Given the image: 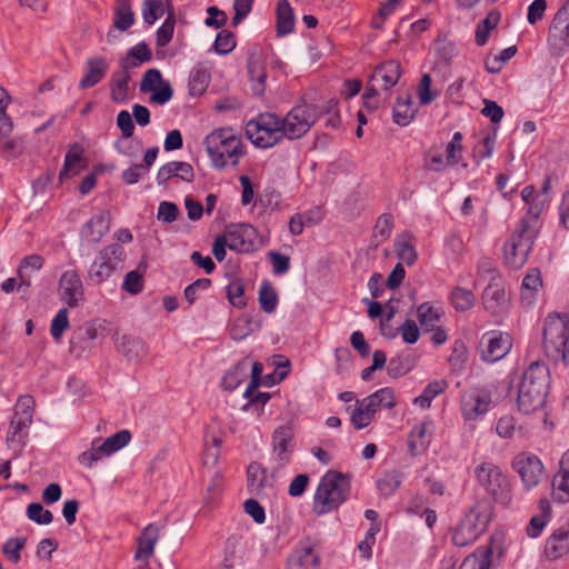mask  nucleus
<instances>
[{
	"label": "nucleus",
	"instance_id": "nucleus-53",
	"mask_svg": "<svg viewBox=\"0 0 569 569\" xmlns=\"http://www.w3.org/2000/svg\"><path fill=\"white\" fill-rule=\"evenodd\" d=\"M462 154V133L455 132L446 148L448 166H456L460 162Z\"/></svg>",
	"mask_w": 569,
	"mask_h": 569
},
{
	"label": "nucleus",
	"instance_id": "nucleus-37",
	"mask_svg": "<svg viewBox=\"0 0 569 569\" xmlns=\"http://www.w3.org/2000/svg\"><path fill=\"white\" fill-rule=\"evenodd\" d=\"M44 263V259L39 254L24 257L18 267L19 288L31 286V272L39 271Z\"/></svg>",
	"mask_w": 569,
	"mask_h": 569
},
{
	"label": "nucleus",
	"instance_id": "nucleus-21",
	"mask_svg": "<svg viewBox=\"0 0 569 569\" xmlns=\"http://www.w3.org/2000/svg\"><path fill=\"white\" fill-rule=\"evenodd\" d=\"M548 46L556 56H562L569 50V18L562 16L558 21V12L555 14L548 33Z\"/></svg>",
	"mask_w": 569,
	"mask_h": 569
},
{
	"label": "nucleus",
	"instance_id": "nucleus-16",
	"mask_svg": "<svg viewBox=\"0 0 569 569\" xmlns=\"http://www.w3.org/2000/svg\"><path fill=\"white\" fill-rule=\"evenodd\" d=\"M229 249L240 253L253 252L257 248V230L249 223L230 224L223 232Z\"/></svg>",
	"mask_w": 569,
	"mask_h": 569
},
{
	"label": "nucleus",
	"instance_id": "nucleus-55",
	"mask_svg": "<svg viewBox=\"0 0 569 569\" xmlns=\"http://www.w3.org/2000/svg\"><path fill=\"white\" fill-rule=\"evenodd\" d=\"M380 529V525H370L365 538L358 543L357 548L365 560L371 559L372 547L376 543V536Z\"/></svg>",
	"mask_w": 569,
	"mask_h": 569
},
{
	"label": "nucleus",
	"instance_id": "nucleus-44",
	"mask_svg": "<svg viewBox=\"0 0 569 569\" xmlns=\"http://www.w3.org/2000/svg\"><path fill=\"white\" fill-rule=\"evenodd\" d=\"M82 161V151L74 144L66 154L63 168L60 172V180L63 178L74 176L79 172Z\"/></svg>",
	"mask_w": 569,
	"mask_h": 569
},
{
	"label": "nucleus",
	"instance_id": "nucleus-12",
	"mask_svg": "<svg viewBox=\"0 0 569 569\" xmlns=\"http://www.w3.org/2000/svg\"><path fill=\"white\" fill-rule=\"evenodd\" d=\"M401 77V66L396 60H388L377 66L369 77L362 99L368 103L379 91H389Z\"/></svg>",
	"mask_w": 569,
	"mask_h": 569
},
{
	"label": "nucleus",
	"instance_id": "nucleus-58",
	"mask_svg": "<svg viewBox=\"0 0 569 569\" xmlns=\"http://www.w3.org/2000/svg\"><path fill=\"white\" fill-rule=\"evenodd\" d=\"M213 47L218 54L230 53L236 47L234 34L229 30H221L216 37Z\"/></svg>",
	"mask_w": 569,
	"mask_h": 569
},
{
	"label": "nucleus",
	"instance_id": "nucleus-42",
	"mask_svg": "<svg viewBox=\"0 0 569 569\" xmlns=\"http://www.w3.org/2000/svg\"><path fill=\"white\" fill-rule=\"evenodd\" d=\"M134 22V14L131 10L129 0H117V9L113 19V26L120 30H128Z\"/></svg>",
	"mask_w": 569,
	"mask_h": 569
},
{
	"label": "nucleus",
	"instance_id": "nucleus-8",
	"mask_svg": "<svg viewBox=\"0 0 569 569\" xmlns=\"http://www.w3.org/2000/svg\"><path fill=\"white\" fill-rule=\"evenodd\" d=\"M124 259L126 250L120 243L103 247L88 270V280L97 286L108 281L117 270L121 269Z\"/></svg>",
	"mask_w": 569,
	"mask_h": 569
},
{
	"label": "nucleus",
	"instance_id": "nucleus-32",
	"mask_svg": "<svg viewBox=\"0 0 569 569\" xmlns=\"http://www.w3.org/2000/svg\"><path fill=\"white\" fill-rule=\"evenodd\" d=\"M129 69L120 67V70L112 73L110 79V97L117 103L124 102L129 97Z\"/></svg>",
	"mask_w": 569,
	"mask_h": 569
},
{
	"label": "nucleus",
	"instance_id": "nucleus-1",
	"mask_svg": "<svg viewBox=\"0 0 569 569\" xmlns=\"http://www.w3.org/2000/svg\"><path fill=\"white\" fill-rule=\"evenodd\" d=\"M538 194L528 204L527 213L521 218L515 231L503 246L506 262L512 269H519L527 262L538 234V219L547 199Z\"/></svg>",
	"mask_w": 569,
	"mask_h": 569
},
{
	"label": "nucleus",
	"instance_id": "nucleus-49",
	"mask_svg": "<svg viewBox=\"0 0 569 569\" xmlns=\"http://www.w3.org/2000/svg\"><path fill=\"white\" fill-rule=\"evenodd\" d=\"M393 229V217L390 213H382L378 217L373 227L372 237L377 243H382L391 236Z\"/></svg>",
	"mask_w": 569,
	"mask_h": 569
},
{
	"label": "nucleus",
	"instance_id": "nucleus-54",
	"mask_svg": "<svg viewBox=\"0 0 569 569\" xmlns=\"http://www.w3.org/2000/svg\"><path fill=\"white\" fill-rule=\"evenodd\" d=\"M176 19L173 12H170L156 32V43L158 47H166L172 39Z\"/></svg>",
	"mask_w": 569,
	"mask_h": 569
},
{
	"label": "nucleus",
	"instance_id": "nucleus-2",
	"mask_svg": "<svg viewBox=\"0 0 569 569\" xmlns=\"http://www.w3.org/2000/svg\"><path fill=\"white\" fill-rule=\"evenodd\" d=\"M551 385L549 367L542 361H533L523 371L518 385L517 406L523 413L541 409Z\"/></svg>",
	"mask_w": 569,
	"mask_h": 569
},
{
	"label": "nucleus",
	"instance_id": "nucleus-17",
	"mask_svg": "<svg viewBox=\"0 0 569 569\" xmlns=\"http://www.w3.org/2000/svg\"><path fill=\"white\" fill-rule=\"evenodd\" d=\"M511 338L508 333L491 330L482 335L480 340L481 359L496 362L502 359L511 349Z\"/></svg>",
	"mask_w": 569,
	"mask_h": 569
},
{
	"label": "nucleus",
	"instance_id": "nucleus-6",
	"mask_svg": "<svg viewBox=\"0 0 569 569\" xmlns=\"http://www.w3.org/2000/svg\"><path fill=\"white\" fill-rule=\"evenodd\" d=\"M248 139L258 148H271L284 139L280 117L266 112L258 114L246 124Z\"/></svg>",
	"mask_w": 569,
	"mask_h": 569
},
{
	"label": "nucleus",
	"instance_id": "nucleus-43",
	"mask_svg": "<svg viewBox=\"0 0 569 569\" xmlns=\"http://www.w3.org/2000/svg\"><path fill=\"white\" fill-rule=\"evenodd\" d=\"M110 455L112 453L109 452L108 447L104 446V440L96 438L91 442V448L80 455L79 461L84 466L92 467L94 462Z\"/></svg>",
	"mask_w": 569,
	"mask_h": 569
},
{
	"label": "nucleus",
	"instance_id": "nucleus-38",
	"mask_svg": "<svg viewBox=\"0 0 569 569\" xmlns=\"http://www.w3.org/2000/svg\"><path fill=\"white\" fill-rule=\"evenodd\" d=\"M292 437V429L289 426H281L274 430L272 443L279 460H287V455L291 452Z\"/></svg>",
	"mask_w": 569,
	"mask_h": 569
},
{
	"label": "nucleus",
	"instance_id": "nucleus-22",
	"mask_svg": "<svg viewBox=\"0 0 569 569\" xmlns=\"http://www.w3.org/2000/svg\"><path fill=\"white\" fill-rule=\"evenodd\" d=\"M569 553V519L565 520L545 541V556L558 560Z\"/></svg>",
	"mask_w": 569,
	"mask_h": 569
},
{
	"label": "nucleus",
	"instance_id": "nucleus-9",
	"mask_svg": "<svg viewBox=\"0 0 569 569\" xmlns=\"http://www.w3.org/2000/svg\"><path fill=\"white\" fill-rule=\"evenodd\" d=\"M34 407L36 401L31 395L18 397L7 432L8 443L24 445L33 421Z\"/></svg>",
	"mask_w": 569,
	"mask_h": 569
},
{
	"label": "nucleus",
	"instance_id": "nucleus-36",
	"mask_svg": "<svg viewBox=\"0 0 569 569\" xmlns=\"http://www.w3.org/2000/svg\"><path fill=\"white\" fill-rule=\"evenodd\" d=\"M151 50L149 49L146 42H140L128 50L126 57L120 61V67L130 70L138 68L146 62L151 61Z\"/></svg>",
	"mask_w": 569,
	"mask_h": 569
},
{
	"label": "nucleus",
	"instance_id": "nucleus-23",
	"mask_svg": "<svg viewBox=\"0 0 569 569\" xmlns=\"http://www.w3.org/2000/svg\"><path fill=\"white\" fill-rule=\"evenodd\" d=\"M247 68L252 91L257 96H261L266 89L267 71L264 66V58L260 49L254 48L250 50Z\"/></svg>",
	"mask_w": 569,
	"mask_h": 569
},
{
	"label": "nucleus",
	"instance_id": "nucleus-52",
	"mask_svg": "<svg viewBox=\"0 0 569 569\" xmlns=\"http://www.w3.org/2000/svg\"><path fill=\"white\" fill-rule=\"evenodd\" d=\"M432 79L429 73L422 74L420 82L417 88L418 98L422 106L430 104L432 101H435L438 96L439 91L431 89Z\"/></svg>",
	"mask_w": 569,
	"mask_h": 569
},
{
	"label": "nucleus",
	"instance_id": "nucleus-5",
	"mask_svg": "<svg viewBox=\"0 0 569 569\" xmlns=\"http://www.w3.org/2000/svg\"><path fill=\"white\" fill-rule=\"evenodd\" d=\"M542 345L550 359L569 366V318L566 313L552 312L546 317Z\"/></svg>",
	"mask_w": 569,
	"mask_h": 569
},
{
	"label": "nucleus",
	"instance_id": "nucleus-18",
	"mask_svg": "<svg viewBox=\"0 0 569 569\" xmlns=\"http://www.w3.org/2000/svg\"><path fill=\"white\" fill-rule=\"evenodd\" d=\"M481 303L493 317L503 318L508 313L510 300L497 277H491L490 283L483 289Z\"/></svg>",
	"mask_w": 569,
	"mask_h": 569
},
{
	"label": "nucleus",
	"instance_id": "nucleus-14",
	"mask_svg": "<svg viewBox=\"0 0 569 569\" xmlns=\"http://www.w3.org/2000/svg\"><path fill=\"white\" fill-rule=\"evenodd\" d=\"M512 469L519 475L527 489L537 487L545 477V466L533 453L520 452L511 463Z\"/></svg>",
	"mask_w": 569,
	"mask_h": 569
},
{
	"label": "nucleus",
	"instance_id": "nucleus-45",
	"mask_svg": "<svg viewBox=\"0 0 569 569\" xmlns=\"http://www.w3.org/2000/svg\"><path fill=\"white\" fill-rule=\"evenodd\" d=\"M401 475L396 471H387L377 480V488L381 496H392L401 485Z\"/></svg>",
	"mask_w": 569,
	"mask_h": 569
},
{
	"label": "nucleus",
	"instance_id": "nucleus-25",
	"mask_svg": "<svg viewBox=\"0 0 569 569\" xmlns=\"http://www.w3.org/2000/svg\"><path fill=\"white\" fill-rule=\"evenodd\" d=\"M433 425L431 420L416 423L408 435V450L410 455L422 453L429 447L432 439Z\"/></svg>",
	"mask_w": 569,
	"mask_h": 569
},
{
	"label": "nucleus",
	"instance_id": "nucleus-41",
	"mask_svg": "<svg viewBox=\"0 0 569 569\" xmlns=\"http://www.w3.org/2000/svg\"><path fill=\"white\" fill-rule=\"evenodd\" d=\"M443 310L430 302H423L417 308V318L426 330H431L441 320Z\"/></svg>",
	"mask_w": 569,
	"mask_h": 569
},
{
	"label": "nucleus",
	"instance_id": "nucleus-48",
	"mask_svg": "<svg viewBox=\"0 0 569 569\" xmlns=\"http://www.w3.org/2000/svg\"><path fill=\"white\" fill-rule=\"evenodd\" d=\"M258 300L260 308L267 313H272L277 309L278 295L268 281L261 283Z\"/></svg>",
	"mask_w": 569,
	"mask_h": 569
},
{
	"label": "nucleus",
	"instance_id": "nucleus-30",
	"mask_svg": "<svg viewBox=\"0 0 569 569\" xmlns=\"http://www.w3.org/2000/svg\"><path fill=\"white\" fill-rule=\"evenodd\" d=\"M542 289L541 272L537 268L529 269L520 287V300L522 305L531 306L539 291Z\"/></svg>",
	"mask_w": 569,
	"mask_h": 569
},
{
	"label": "nucleus",
	"instance_id": "nucleus-50",
	"mask_svg": "<svg viewBox=\"0 0 569 569\" xmlns=\"http://www.w3.org/2000/svg\"><path fill=\"white\" fill-rule=\"evenodd\" d=\"M491 555L490 549L476 551L463 559L459 569H489Z\"/></svg>",
	"mask_w": 569,
	"mask_h": 569
},
{
	"label": "nucleus",
	"instance_id": "nucleus-20",
	"mask_svg": "<svg viewBox=\"0 0 569 569\" xmlns=\"http://www.w3.org/2000/svg\"><path fill=\"white\" fill-rule=\"evenodd\" d=\"M60 298L70 308H74L83 299V286L76 270H66L59 280Z\"/></svg>",
	"mask_w": 569,
	"mask_h": 569
},
{
	"label": "nucleus",
	"instance_id": "nucleus-64",
	"mask_svg": "<svg viewBox=\"0 0 569 569\" xmlns=\"http://www.w3.org/2000/svg\"><path fill=\"white\" fill-rule=\"evenodd\" d=\"M162 74L160 70L152 68L144 72L142 80L140 82V91L141 92H149L151 90H154L156 87L161 84L163 82Z\"/></svg>",
	"mask_w": 569,
	"mask_h": 569
},
{
	"label": "nucleus",
	"instance_id": "nucleus-51",
	"mask_svg": "<svg viewBox=\"0 0 569 569\" xmlns=\"http://www.w3.org/2000/svg\"><path fill=\"white\" fill-rule=\"evenodd\" d=\"M164 11L166 9L162 0H146L142 3V18L149 26L153 24L159 18H161L164 14Z\"/></svg>",
	"mask_w": 569,
	"mask_h": 569
},
{
	"label": "nucleus",
	"instance_id": "nucleus-61",
	"mask_svg": "<svg viewBox=\"0 0 569 569\" xmlns=\"http://www.w3.org/2000/svg\"><path fill=\"white\" fill-rule=\"evenodd\" d=\"M252 331V321L247 317H241L234 320L230 329V336L233 340L240 341L248 337Z\"/></svg>",
	"mask_w": 569,
	"mask_h": 569
},
{
	"label": "nucleus",
	"instance_id": "nucleus-35",
	"mask_svg": "<svg viewBox=\"0 0 569 569\" xmlns=\"http://www.w3.org/2000/svg\"><path fill=\"white\" fill-rule=\"evenodd\" d=\"M277 36L284 37L293 31L295 14L288 0H280L277 4Z\"/></svg>",
	"mask_w": 569,
	"mask_h": 569
},
{
	"label": "nucleus",
	"instance_id": "nucleus-24",
	"mask_svg": "<svg viewBox=\"0 0 569 569\" xmlns=\"http://www.w3.org/2000/svg\"><path fill=\"white\" fill-rule=\"evenodd\" d=\"M160 538V527L152 522L149 523L137 539V550L134 559L142 561L147 567L150 558L154 553V547Z\"/></svg>",
	"mask_w": 569,
	"mask_h": 569
},
{
	"label": "nucleus",
	"instance_id": "nucleus-46",
	"mask_svg": "<svg viewBox=\"0 0 569 569\" xmlns=\"http://www.w3.org/2000/svg\"><path fill=\"white\" fill-rule=\"evenodd\" d=\"M248 367L249 361L243 359L230 369L222 379L224 389L234 390L243 381Z\"/></svg>",
	"mask_w": 569,
	"mask_h": 569
},
{
	"label": "nucleus",
	"instance_id": "nucleus-28",
	"mask_svg": "<svg viewBox=\"0 0 569 569\" xmlns=\"http://www.w3.org/2000/svg\"><path fill=\"white\" fill-rule=\"evenodd\" d=\"M172 177H178L183 181L190 182L194 177L193 168L190 163L184 161L168 162L158 170L157 182L158 184H166Z\"/></svg>",
	"mask_w": 569,
	"mask_h": 569
},
{
	"label": "nucleus",
	"instance_id": "nucleus-33",
	"mask_svg": "<svg viewBox=\"0 0 569 569\" xmlns=\"http://www.w3.org/2000/svg\"><path fill=\"white\" fill-rule=\"evenodd\" d=\"M417 113V107L410 94L399 96L393 109L392 118L395 123L405 127L408 126Z\"/></svg>",
	"mask_w": 569,
	"mask_h": 569
},
{
	"label": "nucleus",
	"instance_id": "nucleus-4",
	"mask_svg": "<svg viewBox=\"0 0 569 569\" xmlns=\"http://www.w3.org/2000/svg\"><path fill=\"white\" fill-rule=\"evenodd\" d=\"M493 515V500H476L452 529L451 542L457 547L473 543L487 530Z\"/></svg>",
	"mask_w": 569,
	"mask_h": 569
},
{
	"label": "nucleus",
	"instance_id": "nucleus-10",
	"mask_svg": "<svg viewBox=\"0 0 569 569\" xmlns=\"http://www.w3.org/2000/svg\"><path fill=\"white\" fill-rule=\"evenodd\" d=\"M247 487L251 495L260 498H273L282 492V483L276 473L269 472L258 462L248 466Z\"/></svg>",
	"mask_w": 569,
	"mask_h": 569
},
{
	"label": "nucleus",
	"instance_id": "nucleus-15",
	"mask_svg": "<svg viewBox=\"0 0 569 569\" xmlns=\"http://www.w3.org/2000/svg\"><path fill=\"white\" fill-rule=\"evenodd\" d=\"M491 392L483 388H470L460 398V411L465 420H476L488 412Z\"/></svg>",
	"mask_w": 569,
	"mask_h": 569
},
{
	"label": "nucleus",
	"instance_id": "nucleus-3",
	"mask_svg": "<svg viewBox=\"0 0 569 569\" xmlns=\"http://www.w3.org/2000/svg\"><path fill=\"white\" fill-rule=\"evenodd\" d=\"M203 144L211 166L217 170L237 167L244 156L241 137L230 128H220L206 136Z\"/></svg>",
	"mask_w": 569,
	"mask_h": 569
},
{
	"label": "nucleus",
	"instance_id": "nucleus-31",
	"mask_svg": "<svg viewBox=\"0 0 569 569\" xmlns=\"http://www.w3.org/2000/svg\"><path fill=\"white\" fill-rule=\"evenodd\" d=\"M552 518L550 500H539L538 513L533 515L526 528L527 536L538 538Z\"/></svg>",
	"mask_w": 569,
	"mask_h": 569
},
{
	"label": "nucleus",
	"instance_id": "nucleus-39",
	"mask_svg": "<svg viewBox=\"0 0 569 569\" xmlns=\"http://www.w3.org/2000/svg\"><path fill=\"white\" fill-rule=\"evenodd\" d=\"M210 82L209 70L201 63L193 67L189 74V91L192 96H201Z\"/></svg>",
	"mask_w": 569,
	"mask_h": 569
},
{
	"label": "nucleus",
	"instance_id": "nucleus-34",
	"mask_svg": "<svg viewBox=\"0 0 569 569\" xmlns=\"http://www.w3.org/2000/svg\"><path fill=\"white\" fill-rule=\"evenodd\" d=\"M117 348L129 361H139L147 353L146 345L140 338L127 335L120 338Z\"/></svg>",
	"mask_w": 569,
	"mask_h": 569
},
{
	"label": "nucleus",
	"instance_id": "nucleus-13",
	"mask_svg": "<svg viewBox=\"0 0 569 569\" xmlns=\"http://www.w3.org/2000/svg\"><path fill=\"white\" fill-rule=\"evenodd\" d=\"M478 485L493 498H503L510 493V481L501 469L492 462H481L475 469Z\"/></svg>",
	"mask_w": 569,
	"mask_h": 569
},
{
	"label": "nucleus",
	"instance_id": "nucleus-63",
	"mask_svg": "<svg viewBox=\"0 0 569 569\" xmlns=\"http://www.w3.org/2000/svg\"><path fill=\"white\" fill-rule=\"evenodd\" d=\"M122 289L131 295L140 293L143 289V277L138 270L128 272L124 277Z\"/></svg>",
	"mask_w": 569,
	"mask_h": 569
},
{
	"label": "nucleus",
	"instance_id": "nucleus-40",
	"mask_svg": "<svg viewBox=\"0 0 569 569\" xmlns=\"http://www.w3.org/2000/svg\"><path fill=\"white\" fill-rule=\"evenodd\" d=\"M450 302L456 311L466 312L476 305V296L472 290L456 286L450 292Z\"/></svg>",
	"mask_w": 569,
	"mask_h": 569
},
{
	"label": "nucleus",
	"instance_id": "nucleus-29",
	"mask_svg": "<svg viewBox=\"0 0 569 569\" xmlns=\"http://www.w3.org/2000/svg\"><path fill=\"white\" fill-rule=\"evenodd\" d=\"M109 228L110 213L107 210H101L84 224L82 232L89 241L97 243L109 231Z\"/></svg>",
	"mask_w": 569,
	"mask_h": 569
},
{
	"label": "nucleus",
	"instance_id": "nucleus-60",
	"mask_svg": "<svg viewBox=\"0 0 569 569\" xmlns=\"http://www.w3.org/2000/svg\"><path fill=\"white\" fill-rule=\"evenodd\" d=\"M28 518L38 525H49L52 521L51 511L43 508L41 503L32 502L27 508Z\"/></svg>",
	"mask_w": 569,
	"mask_h": 569
},
{
	"label": "nucleus",
	"instance_id": "nucleus-26",
	"mask_svg": "<svg viewBox=\"0 0 569 569\" xmlns=\"http://www.w3.org/2000/svg\"><path fill=\"white\" fill-rule=\"evenodd\" d=\"M320 556L310 545H300L288 560V569H319Z\"/></svg>",
	"mask_w": 569,
	"mask_h": 569
},
{
	"label": "nucleus",
	"instance_id": "nucleus-62",
	"mask_svg": "<svg viewBox=\"0 0 569 569\" xmlns=\"http://www.w3.org/2000/svg\"><path fill=\"white\" fill-rule=\"evenodd\" d=\"M131 440L130 431L123 429L104 439V446L109 452L114 453L124 448Z\"/></svg>",
	"mask_w": 569,
	"mask_h": 569
},
{
	"label": "nucleus",
	"instance_id": "nucleus-56",
	"mask_svg": "<svg viewBox=\"0 0 569 569\" xmlns=\"http://www.w3.org/2000/svg\"><path fill=\"white\" fill-rule=\"evenodd\" d=\"M26 545L24 537L10 538L2 546V552L12 563H18L21 558V550Z\"/></svg>",
	"mask_w": 569,
	"mask_h": 569
},
{
	"label": "nucleus",
	"instance_id": "nucleus-7",
	"mask_svg": "<svg viewBox=\"0 0 569 569\" xmlns=\"http://www.w3.org/2000/svg\"><path fill=\"white\" fill-rule=\"evenodd\" d=\"M396 406L395 390L389 387L381 388L362 400H357V407L351 413L350 421L355 429L368 427L380 408L391 409Z\"/></svg>",
	"mask_w": 569,
	"mask_h": 569
},
{
	"label": "nucleus",
	"instance_id": "nucleus-57",
	"mask_svg": "<svg viewBox=\"0 0 569 569\" xmlns=\"http://www.w3.org/2000/svg\"><path fill=\"white\" fill-rule=\"evenodd\" d=\"M8 103L9 96L4 89H0V136L2 137H9L13 130V122L6 112Z\"/></svg>",
	"mask_w": 569,
	"mask_h": 569
},
{
	"label": "nucleus",
	"instance_id": "nucleus-47",
	"mask_svg": "<svg viewBox=\"0 0 569 569\" xmlns=\"http://www.w3.org/2000/svg\"><path fill=\"white\" fill-rule=\"evenodd\" d=\"M500 16L498 12L491 11L481 20L476 29L475 41L477 46H485L488 41L490 30L495 29L499 22Z\"/></svg>",
	"mask_w": 569,
	"mask_h": 569
},
{
	"label": "nucleus",
	"instance_id": "nucleus-59",
	"mask_svg": "<svg viewBox=\"0 0 569 569\" xmlns=\"http://www.w3.org/2000/svg\"><path fill=\"white\" fill-rule=\"evenodd\" d=\"M69 328L68 310L60 309L51 321L50 332L56 341H59L63 332Z\"/></svg>",
	"mask_w": 569,
	"mask_h": 569
},
{
	"label": "nucleus",
	"instance_id": "nucleus-27",
	"mask_svg": "<svg viewBox=\"0 0 569 569\" xmlns=\"http://www.w3.org/2000/svg\"><path fill=\"white\" fill-rule=\"evenodd\" d=\"M108 61L99 56L91 57L87 61V71L79 82L80 89H89L98 84L107 74Z\"/></svg>",
	"mask_w": 569,
	"mask_h": 569
},
{
	"label": "nucleus",
	"instance_id": "nucleus-11",
	"mask_svg": "<svg viewBox=\"0 0 569 569\" xmlns=\"http://www.w3.org/2000/svg\"><path fill=\"white\" fill-rule=\"evenodd\" d=\"M318 119L317 109L312 104H298L286 117L281 118L284 138L293 140L306 134Z\"/></svg>",
	"mask_w": 569,
	"mask_h": 569
},
{
	"label": "nucleus",
	"instance_id": "nucleus-19",
	"mask_svg": "<svg viewBox=\"0 0 569 569\" xmlns=\"http://www.w3.org/2000/svg\"><path fill=\"white\" fill-rule=\"evenodd\" d=\"M349 477L331 470L321 477L315 498H345L349 493Z\"/></svg>",
	"mask_w": 569,
	"mask_h": 569
}]
</instances>
